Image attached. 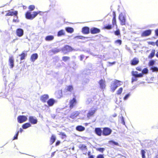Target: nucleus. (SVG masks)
I'll return each mask as SVG.
<instances>
[{"label": "nucleus", "instance_id": "obj_51", "mask_svg": "<svg viewBox=\"0 0 158 158\" xmlns=\"http://www.w3.org/2000/svg\"><path fill=\"white\" fill-rule=\"evenodd\" d=\"M111 142L115 145L117 146L119 145L118 143L117 142H115L113 141H111Z\"/></svg>", "mask_w": 158, "mask_h": 158}, {"label": "nucleus", "instance_id": "obj_50", "mask_svg": "<svg viewBox=\"0 0 158 158\" xmlns=\"http://www.w3.org/2000/svg\"><path fill=\"white\" fill-rule=\"evenodd\" d=\"M129 96V94H127V95H126L123 98L124 100H126L127 99V98H128V97Z\"/></svg>", "mask_w": 158, "mask_h": 158}, {"label": "nucleus", "instance_id": "obj_3", "mask_svg": "<svg viewBox=\"0 0 158 158\" xmlns=\"http://www.w3.org/2000/svg\"><path fill=\"white\" fill-rule=\"evenodd\" d=\"M118 19L120 21L121 25H125L126 22V18L125 16L122 13H121L119 14Z\"/></svg>", "mask_w": 158, "mask_h": 158}, {"label": "nucleus", "instance_id": "obj_29", "mask_svg": "<svg viewBox=\"0 0 158 158\" xmlns=\"http://www.w3.org/2000/svg\"><path fill=\"white\" fill-rule=\"evenodd\" d=\"M112 28L113 27L111 25L109 24L107 25L104 26L103 27V29L110 30L112 29Z\"/></svg>", "mask_w": 158, "mask_h": 158}, {"label": "nucleus", "instance_id": "obj_58", "mask_svg": "<svg viewBox=\"0 0 158 158\" xmlns=\"http://www.w3.org/2000/svg\"><path fill=\"white\" fill-rule=\"evenodd\" d=\"M137 80V79H136L133 78H132L131 81L132 82H133L134 81H136Z\"/></svg>", "mask_w": 158, "mask_h": 158}, {"label": "nucleus", "instance_id": "obj_41", "mask_svg": "<svg viewBox=\"0 0 158 158\" xmlns=\"http://www.w3.org/2000/svg\"><path fill=\"white\" fill-rule=\"evenodd\" d=\"M96 150L97 151H99L103 153L105 149L104 148H96Z\"/></svg>", "mask_w": 158, "mask_h": 158}, {"label": "nucleus", "instance_id": "obj_39", "mask_svg": "<svg viewBox=\"0 0 158 158\" xmlns=\"http://www.w3.org/2000/svg\"><path fill=\"white\" fill-rule=\"evenodd\" d=\"M60 51V50L59 49L56 48L55 49L52 50V52L53 53L56 54L59 52Z\"/></svg>", "mask_w": 158, "mask_h": 158}, {"label": "nucleus", "instance_id": "obj_15", "mask_svg": "<svg viewBox=\"0 0 158 158\" xmlns=\"http://www.w3.org/2000/svg\"><path fill=\"white\" fill-rule=\"evenodd\" d=\"M16 35L19 37H21L24 34L23 30L21 28H18L16 31Z\"/></svg>", "mask_w": 158, "mask_h": 158}, {"label": "nucleus", "instance_id": "obj_34", "mask_svg": "<svg viewBox=\"0 0 158 158\" xmlns=\"http://www.w3.org/2000/svg\"><path fill=\"white\" fill-rule=\"evenodd\" d=\"M148 73V70L147 68H145L143 69L142 70V73L140 74H142L141 77L143 76L144 74H146Z\"/></svg>", "mask_w": 158, "mask_h": 158}, {"label": "nucleus", "instance_id": "obj_43", "mask_svg": "<svg viewBox=\"0 0 158 158\" xmlns=\"http://www.w3.org/2000/svg\"><path fill=\"white\" fill-rule=\"evenodd\" d=\"M19 132V131H17L16 134L15 135L13 139V140L17 139Z\"/></svg>", "mask_w": 158, "mask_h": 158}, {"label": "nucleus", "instance_id": "obj_25", "mask_svg": "<svg viewBox=\"0 0 158 158\" xmlns=\"http://www.w3.org/2000/svg\"><path fill=\"white\" fill-rule=\"evenodd\" d=\"M27 53L23 52L20 54L19 55V56H20V60H23L25 59V57L27 56Z\"/></svg>", "mask_w": 158, "mask_h": 158}, {"label": "nucleus", "instance_id": "obj_33", "mask_svg": "<svg viewBox=\"0 0 158 158\" xmlns=\"http://www.w3.org/2000/svg\"><path fill=\"white\" fill-rule=\"evenodd\" d=\"M66 31L68 33H71L74 31V30L73 28L70 27H67L65 28Z\"/></svg>", "mask_w": 158, "mask_h": 158}, {"label": "nucleus", "instance_id": "obj_32", "mask_svg": "<svg viewBox=\"0 0 158 158\" xmlns=\"http://www.w3.org/2000/svg\"><path fill=\"white\" fill-rule=\"evenodd\" d=\"M73 90V87L72 85H69L68 86L66 89L67 91L71 92Z\"/></svg>", "mask_w": 158, "mask_h": 158}, {"label": "nucleus", "instance_id": "obj_38", "mask_svg": "<svg viewBox=\"0 0 158 158\" xmlns=\"http://www.w3.org/2000/svg\"><path fill=\"white\" fill-rule=\"evenodd\" d=\"M35 8V6L34 5H31L28 6V9L30 11L33 10Z\"/></svg>", "mask_w": 158, "mask_h": 158}, {"label": "nucleus", "instance_id": "obj_42", "mask_svg": "<svg viewBox=\"0 0 158 158\" xmlns=\"http://www.w3.org/2000/svg\"><path fill=\"white\" fill-rule=\"evenodd\" d=\"M59 134V135H61V136H62V139H63L64 138L66 137V134L64 132H60Z\"/></svg>", "mask_w": 158, "mask_h": 158}, {"label": "nucleus", "instance_id": "obj_1", "mask_svg": "<svg viewBox=\"0 0 158 158\" xmlns=\"http://www.w3.org/2000/svg\"><path fill=\"white\" fill-rule=\"evenodd\" d=\"M121 83H122L121 81L117 80H115L110 85V88L111 91L112 92H114L118 86L122 85V84H121Z\"/></svg>", "mask_w": 158, "mask_h": 158}, {"label": "nucleus", "instance_id": "obj_30", "mask_svg": "<svg viewBox=\"0 0 158 158\" xmlns=\"http://www.w3.org/2000/svg\"><path fill=\"white\" fill-rule=\"evenodd\" d=\"M31 126V124L29 123H26L23 125L22 127L23 129H26Z\"/></svg>", "mask_w": 158, "mask_h": 158}, {"label": "nucleus", "instance_id": "obj_2", "mask_svg": "<svg viewBox=\"0 0 158 158\" xmlns=\"http://www.w3.org/2000/svg\"><path fill=\"white\" fill-rule=\"evenodd\" d=\"M41 12L40 11L38 12L34 11L33 12V14L32 15L31 14V12L28 11L25 13V16L26 18L27 19H33L36 17L39 14H40Z\"/></svg>", "mask_w": 158, "mask_h": 158}, {"label": "nucleus", "instance_id": "obj_57", "mask_svg": "<svg viewBox=\"0 0 158 158\" xmlns=\"http://www.w3.org/2000/svg\"><path fill=\"white\" fill-rule=\"evenodd\" d=\"M76 37L77 38L79 39H82V38L84 37H83L82 36H76Z\"/></svg>", "mask_w": 158, "mask_h": 158}, {"label": "nucleus", "instance_id": "obj_59", "mask_svg": "<svg viewBox=\"0 0 158 158\" xmlns=\"http://www.w3.org/2000/svg\"><path fill=\"white\" fill-rule=\"evenodd\" d=\"M155 44H156V45L158 47V40H156V42L155 43Z\"/></svg>", "mask_w": 158, "mask_h": 158}, {"label": "nucleus", "instance_id": "obj_47", "mask_svg": "<svg viewBox=\"0 0 158 158\" xmlns=\"http://www.w3.org/2000/svg\"><path fill=\"white\" fill-rule=\"evenodd\" d=\"M154 64V61L153 60H152L150 61L149 62V65L150 66H152Z\"/></svg>", "mask_w": 158, "mask_h": 158}, {"label": "nucleus", "instance_id": "obj_63", "mask_svg": "<svg viewBox=\"0 0 158 158\" xmlns=\"http://www.w3.org/2000/svg\"><path fill=\"white\" fill-rule=\"evenodd\" d=\"M19 131H20V132H22L23 131V130L21 128H20L19 130Z\"/></svg>", "mask_w": 158, "mask_h": 158}, {"label": "nucleus", "instance_id": "obj_8", "mask_svg": "<svg viewBox=\"0 0 158 158\" xmlns=\"http://www.w3.org/2000/svg\"><path fill=\"white\" fill-rule=\"evenodd\" d=\"M97 110V109L96 108H91V110L89 111L87 114V117L89 118L90 117L93 116Z\"/></svg>", "mask_w": 158, "mask_h": 158}, {"label": "nucleus", "instance_id": "obj_16", "mask_svg": "<svg viewBox=\"0 0 158 158\" xmlns=\"http://www.w3.org/2000/svg\"><path fill=\"white\" fill-rule=\"evenodd\" d=\"M49 98V96L47 94H44L40 97V100L43 102H46Z\"/></svg>", "mask_w": 158, "mask_h": 158}, {"label": "nucleus", "instance_id": "obj_60", "mask_svg": "<svg viewBox=\"0 0 158 158\" xmlns=\"http://www.w3.org/2000/svg\"><path fill=\"white\" fill-rule=\"evenodd\" d=\"M88 158H94V156L93 155H90Z\"/></svg>", "mask_w": 158, "mask_h": 158}, {"label": "nucleus", "instance_id": "obj_27", "mask_svg": "<svg viewBox=\"0 0 158 158\" xmlns=\"http://www.w3.org/2000/svg\"><path fill=\"white\" fill-rule=\"evenodd\" d=\"M56 139L55 136L52 135L50 138V143L51 145L55 141Z\"/></svg>", "mask_w": 158, "mask_h": 158}, {"label": "nucleus", "instance_id": "obj_49", "mask_svg": "<svg viewBox=\"0 0 158 158\" xmlns=\"http://www.w3.org/2000/svg\"><path fill=\"white\" fill-rule=\"evenodd\" d=\"M97 158H104L103 155L99 154L97 156Z\"/></svg>", "mask_w": 158, "mask_h": 158}, {"label": "nucleus", "instance_id": "obj_55", "mask_svg": "<svg viewBox=\"0 0 158 158\" xmlns=\"http://www.w3.org/2000/svg\"><path fill=\"white\" fill-rule=\"evenodd\" d=\"M60 142L58 140L56 142V144H55V145L56 146H57L58 145L60 144Z\"/></svg>", "mask_w": 158, "mask_h": 158}, {"label": "nucleus", "instance_id": "obj_18", "mask_svg": "<svg viewBox=\"0 0 158 158\" xmlns=\"http://www.w3.org/2000/svg\"><path fill=\"white\" fill-rule=\"evenodd\" d=\"M81 32L84 34H88L89 33V28L88 27H84L82 29Z\"/></svg>", "mask_w": 158, "mask_h": 158}, {"label": "nucleus", "instance_id": "obj_22", "mask_svg": "<svg viewBox=\"0 0 158 158\" xmlns=\"http://www.w3.org/2000/svg\"><path fill=\"white\" fill-rule=\"evenodd\" d=\"M38 55L37 53H35L32 54L30 58V60L32 62H34L38 58Z\"/></svg>", "mask_w": 158, "mask_h": 158}, {"label": "nucleus", "instance_id": "obj_61", "mask_svg": "<svg viewBox=\"0 0 158 158\" xmlns=\"http://www.w3.org/2000/svg\"><path fill=\"white\" fill-rule=\"evenodd\" d=\"M156 57L158 58V51L156 53Z\"/></svg>", "mask_w": 158, "mask_h": 158}, {"label": "nucleus", "instance_id": "obj_54", "mask_svg": "<svg viewBox=\"0 0 158 158\" xmlns=\"http://www.w3.org/2000/svg\"><path fill=\"white\" fill-rule=\"evenodd\" d=\"M148 44L154 46L155 45V43L153 42H148Z\"/></svg>", "mask_w": 158, "mask_h": 158}, {"label": "nucleus", "instance_id": "obj_19", "mask_svg": "<svg viewBox=\"0 0 158 158\" xmlns=\"http://www.w3.org/2000/svg\"><path fill=\"white\" fill-rule=\"evenodd\" d=\"M138 72L136 71H132L131 72L132 75L135 78L141 77L142 74L139 73H138Z\"/></svg>", "mask_w": 158, "mask_h": 158}, {"label": "nucleus", "instance_id": "obj_36", "mask_svg": "<svg viewBox=\"0 0 158 158\" xmlns=\"http://www.w3.org/2000/svg\"><path fill=\"white\" fill-rule=\"evenodd\" d=\"M123 90V88L120 87L117 90L116 92V94L118 95H120L122 93Z\"/></svg>", "mask_w": 158, "mask_h": 158}, {"label": "nucleus", "instance_id": "obj_24", "mask_svg": "<svg viewBox=\"0 0 158 158\" xmlns=\"http://www.w3.org/2000/svg\"><path fill=\"white\" fill-rule=\"evenodd\" d=\"M85 127L81 125H78L76 127V130L79 131H82L85 130Z\"/></svg>", "mask_w": 158, "mask_h": 158}, {"label": "nucleus", "instance_id": "obj_35", "mask_svg": "<svg viewBox=\"0 0 158 158\" xmlns=\"http://www.w3.org/2000/svg\"><path fill=\"white\" fill-rule=\"evenodd\" d=\"M70 59V57L68 56H64L62 57V60L64 62H66L69 60Z\"/></svg>", "mask_w": 158, "mask_h": 158}, {"label": "nucleus", "instance_id": "obj_44", "mask_svg": "<svg viewBox=\"0 0 158 158\" xmlns=\"http://www.w3.org/2000/svg\"><path fill=\"white\" fill-rule=\"evenodd\" d=\"M114 34L116 35H120V32L119 29L117 30L114 32Z\"/></svg>", "mask_w": 158, "mask_h": 158}, {"label": "nucleus", "instance_id": "obj_64", "mask_svg": "<svg viewBox=\"0 0 158 158\" xmlns=\"http://www.w3.org/2000/svg\"><path fill=\"white\" fill-rule=\"evenodd\" d=\"M154 158H158V154L156 155Z\"/></svg>", "mask_w": 158, "mask_h": 158}, {"label": "nucleus", "instance_id": "obj_26", "mask_svg": "<svg viewBox=\"0 0 158 158\" xmlns=\"http://www.w3.org/2000/svg\"><path fill=\"white\" fill-rule=\"evenodd\" d=\"M54 39V37L53 35H49L46 36L45 39L47 41H50L53 40Z\"/></svg>", "mask_w": 158, "mask_h": 158}, {"label": "nucleus", "instance_id": "obj_37", "mask_svg": "<svg viewBox=\"0 0 158 158\" xmlns=\"http://www.w3.org/2000/svg\"><path fill=\"white\" fill-rule=\"evenodd\" d=\"M146 153L145 151L143 150H141V154L142 155V158H145L146 156L145 154Z\"/></svg>", "mask_w": 158, "mask_h": 158}, {"label": "nucleus", "instance_id": "obj_28", "mask_svg": "<svg viewBox=\"0 0 158 158\" xmlns=\"http://www.w3.org/2000/svg\"><path fill=\"white\" fill-rule=\"evenodd\" d=\"M155 49H152V50L151 53L148 55V58L149 59H151L153 58L155 55Z\"/></svg>", "mask_w": 158, "mask_h": 158}, {"label": "nucleus", "instance_id": "obj_20", "mask_svg": "<svg viewBox=\"0 0 158 158\" xmlns=\"http://www.w3.org/2000/svg\"><path fill=\"white\" fill-rule=\"evenodd\" d=\"M95 133L99 136H101L102 134V131L100 128H96L95 129Z\"/></svg>", "mask_w": 158, "mask_h": 158}, {"label": "nucleus", "instance_id": "obj_52", "mask_svg": "<svg viewBox=\"0 0 158 158\" xmlns=\"http://www.w3.org/2000/svg\"><path fill=\"white\" fill-rule=\"evenodd\" d=\"M155 35L158 36V29H156L155 31Z\"/></svg>", "mask_w": 158, "mask_h": 158}, {"label": "nucleus", "instance_id": "obj_53", "mask_svg": "<svg viewBox=\"0 0 158 158\" xmlns=\"http://www.w3.org/2000/svg\"><path fill=\"white\" fill-rule=\"evenodd\" d=\"M152 70L153 71H156L158 70V69L156 67H154L152 68Z\"/></svg>", "mask_w": 158, "mask_h": 158}, {"label": "nucleus", "instance_id": "obj_13", "mask_svg": "<svg viewBox=\"0 0 158 158\" xmlns=\"http://www.w3.org/2000/svg\"><path fill=\"white\" fill-rule=\"evenodd\" d=\"M139 62V59L136 57L134 58L130 61V64L132 66L137 65Z\"/></svg>", "mask_w": 158, "mask_h": 158}, {"label": "nucleus", "instance_id": "obj_23", "mask_svg": "<svg viewBox=\"0 0 158 158\" xmlns=\"http://www.w3.org/2000/svg\"><path fill=\"white\" fill-rule=\"evenodd\" d=\"M47 103L49 106H52L55 102V100L52 98H50L47 101Z\"/></svg>", "mask_w": 158, "mask_h": 158}, {"label": "nucleus", "instance_id": "obj_9", "mask_svg": "<svg viewBox=\"0 0 158 158\" xmlns=\"http://www.w3.org/2000/svg\"><path fill=\"white\" fill-rule=\"evenodd\" d=\"M18 14V12L17 10L15 11H11L10 10H8L7 11V13L6 14L5 16H17Z\"/></svg>", "mask_w": 158, "mask_h": 158}, {"label": "nucleus", "instance_id": "obj_5", "mask_svg": "<svg viewBox=\"0 0 158 158\" xmlns=\"http://www.w3.org/2000/svg\"><path fill=\"white\" fill-rule=\"evenodd\" d=\"M18 122L19 123H22L25 121L27 120V116L25 115H19L17 118Z\"/></svg>", "mask_w": 158, "mask_h": 158}, {"label": "nucleus", "instance_id": "obj_31", "mask_svg": "<svg viewBox=\"0 0 158 158\" xmlns=\"http://www.w3.org/2000/svg\"><path fill=\"white\" fill-rule=\"evenodd\" d=\"M65 33L63 30H61L58 31L57 35L58 36H60L62 35H64Z\"/></svg>", "mask_w": 158, "mask_h": 158}, {"label": "nucleus", "instance_id": "obj_48", "mask_svg": "<svg viewBox=\"0 0 158 158\" xmlns=\"http://www.w3.org/2000/svg\"><path fill=\"white\" fill-rule=\"evenodd\" d=\"M121 123H122L123 125L125 124V123L124 121L123 117V116H121Z\"/></svg>", "mask_w": 158, "mask_h": 158}, {"label": "nucleus", "instance_id": "obj_21", "mask_svg": "<svg viewBox=\"0 0 158 158\" xmlns=\"http://www.w3.org/2000/svg\"><path fill=\"white\" fill-rule=\"evenodd\" d=\"M113 17L112 19V24L113 26L116 25V15L115 12L114 11L113 12Z\"/></svg>", "mask_w": 158, "mask_h": 158}, {"label": "nucleus", "instance_id": "obj_40", "mask_svg": "<svg viewBox=\"0 0 158 158\" xmlns=\"http://www.w3.org/2000/svg\"><path fill=\"white\" fill-rule=\"evenodd\" d=\"M78 115V114L76 113H72L70 115V117L72 118H74Z\"/></svg>", "mask_w": 158, "mask_h": 158}, {"label": "nucleus", "instance_id": "obj_46", "mask_svg": "<svg viewBox=\"0 0 158 158\" xmlns=\"http://www.w3.org/2000/svg\"><path fill=\"white\" fill-rule=\"evenodd\" d=\"M136 69L140 72H142V69L141 67L140 66H137L135 68Z\"/></svg>", "mask_w": 158, "mask_h": 158}, {"label": "nucleus", "instance_id": "obj_7", "mask_svg": "<svg viewBox=\"0 0 158 158\" xmlns=\"http://www.w3.org/2000/svg\"><path fill=\"white\" fill-rule=\"evenodd\" d=\"M77 103V101L76 99V97L75 96L74 97H73V99L71 100L69 102V107L70 109L73 108L74 106H75L76 103Z\"/></svg>", "mask_w": 158, "mask_h": 158}, {"label": "nucleus", "instance_id": "obj_12", "mask_svg": "<svg viewBox=\"0 0 158 158\" xmlns=\"http://www.w3.org/2000/svg\"><path fill=\"white\" fill-rule=\"evenodd\" d=\"M152 33V31L149 29L143 31L141 34L142 37H146L150 35Z\"/></svg>", "mask_w": 158, "mask_h": 158}, {"label": "nucleus", "instance_id": "obj_6", "mask_svg": "<svg viewBox=\"0 0 158 158\" xmlns=\"http://www.w3.org/2000/svg\"><path fill=\"white\" fill-rule=\"evenodd\" d=\"M61 50L63 52H65L67 53L72 51L73 49L71 46L68 45H66L64 46Z\"/></svg>", "mask_w": 158, "mask_h": 158}, {"label": "nucleus", "instance_id": "obj_11", "mask_svg": "<svg viewBox=\"0 0 158 158\" xmlns=\"http://www.w3.org/2000/svg\"><path fill=\"white\" fill-rule=\"evenodd\" d=\"M8 61L10 68H12L14 66V59L13 56H11L9 57Z\"/></svg>", "mask_w": 158, "mask_h": 158}, {"label": "nucleus", "instance_id": "obj_17", "mask_svg": "<svg viewBox=\"0 0 158 158\" xmlns=\"http://www.w3.org/2000/svg\"><path fill=\"white\" fill-rule=\"evenodd\" d=\"M99 84L100 86V88L101 89H103L105 88L106 85L105 81L104 80L102 79H101L99 81Z\"/></svg>", "mask_w": 158, "mask_h": 158}, {"label": "nucleus", "instance_id": "obj_45", "mask_svg": "<svg viewBox=\"0 0 158 158\" xmlns=\"http://www.w3.org/2000/svg\"><path fill=\"white\" fill-rule=\"evenodd\" d=\"M115 43L118 44L119 45H121L122 44V41L120 40H118L115 41Z\"/></svg>", "mask_w": 158, "mask_h": 158}, {"label": "nucleus", "instance_id": "obj_62", "mask_svg": "<svg viewBox=\"0 0 158 158\" xmlns=\"http://www.w3.org/2000/svg\"><path fill=\"white\" fill-rule=\"evenodd\" d=\"M13 22H18V21H17V20H16V19H13Z\"/></svg>", "mask_w": 158, "mask_h": 158}, {"label": "nucleus", "instance_id": "obj_4", "mask_svg": "<svg viewBox=\"0 0 158 158\" xmlns=\"http://www.w3.org/2000/svg\"><path fill=\"white\" fill-rule=\"evenodd\" d=\"M112 130L108 127H104L102 130V135L104 136H107L110 135L112 132Z\"/></svg>", "mask_w": 158, "mask_h": 158}, {"label": "nucleus", "instance_id": "obj_56", "mask_svg": "<svg viewBox=\"0 0 158 158\" xmlns=\"http://www.w3.org/2000/svg\"><path fill=\"white\" fill-rule=\"evenodd\" d=\"M80 57V60L82 61L84 57V56L83 55H81Z\"/></svg>", "mask_w": 158, "mask_h": 158}, {"label": "nucleus", "instance_id": "obj_14", "mask_svg": "<svg viewBox=\"0 0 158 158\" xmlns=\"http://www.w3.org/2000/svg\"><path fill=\"white\" fill-rule=\"evenodd\" d=\"M100 32V30L98 28L93 27L90 29V32L91 34H95L99 33Z\"/></svg>", "mask_w": 158, "mask_h": 158}, {"label": "nucleus", "instance_id": "obj_10", "mask_svg": "<svg viewBox=\"0 0 158 158\" xmlns=\"http://www.w3.org/2000/svg\"><path fill=\"white\" fill-rule=\"evenodd\" d=\"M29 121L32 124H36L38 122L36 118L33 116H30L29 117Z\"/></svg>", "mask_w": 158, "mask_h": 158}]
</instances>
